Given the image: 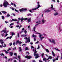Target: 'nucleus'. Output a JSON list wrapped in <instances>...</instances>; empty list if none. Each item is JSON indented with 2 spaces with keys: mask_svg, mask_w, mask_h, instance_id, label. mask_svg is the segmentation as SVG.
Instances as JSON below:
<instances>
[{
  "mask_svg": "<svg viewBox=\"0 0 62 62\" xmlns=\"http://www.w3.org/2000/svg\"><path fill=\"white\" fill-rule=\"evenodd\" d=\"M21 20L22 22H23V20H24V18H22L21 19Z\"/></svg>",
  "mask_w": 62,
  "mask_h": 62,
  "instance_id": "nucleus-21",
  "label": "nucleus"
},
{
  "mask_svg": "<svg viewBox=\"0 0 62 62\" xmlns=\"http://www.w3.org/2000/svg\"><path fill=\"white\" fill-rule=\"evenodd\" d=\"M4 50L5 51V53L6 54H8V52L6 51V50Z\"/></svg>",
  "mask_w": 62,
  "mask_h": 62,
  "instance_id": "nucleus-26",
  "label": "nucleus"
},
{
  "mask_svg": "<svg viewBox=\"0 0 62 62\" xmlns=\"http://www.w3.org/2000/svg\"><path fill=\"white\" fill-rule=\"evenodd\" d=\"M34 48V46H31V48L32 49V48Z\"/></svg>",
  "mask_w": 62,
  "mask_h": 62,
  "instance_id": "nucleus-56",
  "label": "nucleus"
},
{
  "mask_svg": "<svg viewBox=\"0 0 62 62\" xmlns=\"http://www.w3.org/2000/svg\"><path fill=\"white\" fill-rule=\"evenodd\" d=\"M40 20H39V22L38 21V22H36V23H40Z\"/></svg>",
  "mask_w": 62,
  "mask_h": 62,
  "instance_id": "nucleus-41",
  "label": "nucleus"
},
{
  "mask_svg": "<svg viewBox=\"0 0 62 62\" xmlns=\"http://www.w3.org/2000/svg\"><path fill=\"white\" fill-rule=\"evenodd\" d=\"M51 10H47L46 11H45V13H48L49 12H51Z\"/></svg>",
  "mask_w": 62,
  "mask_h": 62,
  "instance_id": "nucleus-13",
  "label": "nucleus"
},
{
  "mask_svg": "<svg viewBox=\"0 0 62 62\" xmlns=\"http://www.w3.org/2000/svg\"><path fill=\"white\" fill-rule=\"evenodd\" d=\"M31 14H28V16H31Z\"/></svg>",
  "mask_w": 62,
  "mask_h": 62,
  "instance_id": "nucleus-52",
  "label": "nucleus"
},
{
  "mask_svg": "<svg viewBox=\"0 0 62 62\" xmlns=\"http://www.w3.org/2000/svg\"><path fill=\"white\" fill-rule=\"evenodd\" d=\"M12 43H11L9 44V45H10V46H11V45H12Z\"/></svg>",
  "mask_w": 62,
  "mask_h": 62,
  "instance_id": "nucleus-42",
  "label": "nucleus"
},
{
  "mask_svg": "<svg viewBox=\"0 0 62 62\" xmlns=\"http://www.w3.org/2000/svg\"><path fill=\"white\" fill-rule=\"evenodd\" d=\"M0 55H1V56H2V55H3V56H4V54H3L2 53L1 54H0Z\"/></svg>",
  "mask_w": 62,
  "mask_h": 62,
  "instance_id": "nucleus-33",
  "label": "nucleus"
},
{
  "mask_svg": "<svg viewBox=\"0 0 62 62\" xmlns=\"http://www.w3.org/2000/svg\"><path fill=\"white\" fill-rule=\"evenodd\" d=\"M24 39H28V38H27V37H26L24 38Z\"/></svg>",
  "mask_w": 62,
  "mask_h": 62,
  "instance_id": "nucleus-45",
  "label": "nucleus"
},
{
  "mask_svg": "<svg viewBox=\"0 0 62 62\" xmlns=\"http://www.w3.org/2000/svg\"><path fill=\"white\" fill-rule=\"evenodd\" d=\"M14 25V23H11L10 25V26H11V25Z\"/></svg>",
  "mask_w": 62,
  "mask_h": 62,
  "instance_id": "nucleus-40",
  "label": "nucleus"
},
{
  "mask_svg": "<svg viewBox=\"0 0 62 62\" xmlns=\"http://www.w3.org/2000/svg\"><path fill=\"white\" fill-rule=\"evenodd\" d=\"M51 8H53V5H51Z\"/></svg>",
  "mask_w": 62,
  "mask_h": 62,
  "instance_id": "nucleus-47",
  "label": "nucleus"
},
{
  "mask_svg": "<svg viewBox=\"0 0 62 62\" xmlns=\"http://www.w3.org/2000/svg\"><path fill=\"white\" fill-rule=\"evenodd\" d=\"M13 53L11 52H10L9 53V54L11 56H12V55H13Z\"/></svg>",
  "mask_w": 62,
  "mask_h": 62,
  "instance_id": "nucleus-17",
  "label": "nucleus"
},
{
  "mask_svg": "<svg viewBox=\"0 0 62 62\" xmlns=\"http://www.w3.org/2000/svg\"><path fill=\"white\" fill-rule=\"evenodd\" d=\"M52 41H51V39H49V41H50V42H52L53 43H54V44H55L56 43L54 42L55 41V40H54V39H52Z\"/></svg>",
  "mask_w": 62,
  "mask_h": 62,
  "instance_id": "nucleus-9",
  "label": "nucleus"
},
{
  "mask_svg": "<svg viewBox=\"0 0 62 62\" xmlns=\"http://www.w3.org/2000/svg\"><path fill=\"white\" fill-rule=\"evenodd\" d=\"M12 36H11L10 37H9L10 39H11V38H12Z\"/></svg>",
  "mask_w": 62,
  "mask_h": 62,
  "instance_id": "nucleus-60",
  "label": "nucleus"
},
{
  "mask_svg": "<svg viewBox=\"0 0 62 62\" xmlns=\"http://www.w3.org/2000/svg\"><path fill=\"white\" fill-rule=\"evenodd\" d=\"M32 36L33 37H34V41H36V37H37V36L34 35V34H33Z\"/></svg>",
  "mask_w": 62,
  "mask_h": 62,
  "instance_id": "nucleus-8",
  "label": "nucleus"
},
{
  "mask_svg": "<svg viewBox=\"0 0 62 62\" xmlns=\"http://www.w3.org/2000/svg\"><path fill=\"white\" fill-rule=\"evenodd\" d=\"M28 50V49L27 47H25V50Z\"/></svg>",
  "mask_w": 62,
  "mask_h": 62,
  "instance_id": "nucleus-44",
  "label": "nucleus"
},
{
  "mask_svg": "<svg viewBox=\"0 0 62 62\" xmlns=\"http://www.w3.org/2000/svg\"><path fill=\"white\" fill-rule=\"evenodd\" d=\"M22 42H20L19 40H17L16 43V45H17L18 43H19V44L20 45V44L22 43Z\"/></svg>",
  "mask_w": 62,
  "mask_h": 62,
  "instance_id": "nucleus-5",
  "label": "nucleus"
},
{
  "mask_svg": "<svg viewBox=\"0 0 62 62\" xmlns=\"http://www.w3.org/2000/svg\"><path fill=\"white\" fill-rule=\"evenodd\" d=\"M34 56H38V55H39V54H36V53H35L34 54Z\"/></svg>",
  "mask_w": 62,
  "mask_h": 62,
  "instance_id": "nucleus-20",
  "label": "nucleus"
},
{
  "mask_svg": "<svg viewBox=\"0 0 62 62\" xmlns=\"http://www.w3.org/2000/svg\"><path fill=\"white\" fill-rule=\"evenodd\" d=\"M4 35H5V34H4V33H3L2 34H1V35L2 37H3L4 36Z\"/></svg>",
  "mask_w": 62,
  "mask_h": 62,
  "instance_id": "nucleus-32",
  "label": "nucleus"
},
{
  "mask_svg": "<svg viewBox=\"0 0 62 62\" xmlns=\"http://www.w3.org/2000/svg\"><path fill=\"white\" fill-rule=\"evenodd\" d=\"M39 24H40V23H39L38 24H36L35 25L36 26H37L38 25H39Z\"/></svg>",
  "mask_w": 62,
  "mask_h": 62,
  "instance_id": "nucleus-31",
  "label": "nucleus"
},
{
  "mask_svg": "<svg viewBox=\"0 0 62 62\" xmlns=\"http://www.w3.org/2000/svg\"><path fill=\"white\" fill-rule=\"evenodd\" d=\"M17 37H19V33L17 34Z\"/></svg>",
  "mask_w": 62,
  "mask_h": 62,
  "instance_id": "nucleus-54",
  "label": "nucleus"
},
{
  "mask_svg": "<svg viewBox=\"0 0 62 62\" xmlns=\"http://www.w3.org/2000/svg\"><path fill=\"white\" fill-rule=\"evenodd\" d=\"M27 36L26 35L23 34L21 35V37H26Z\"/></svg>",
  "mask_w": 62,
  "mask_h": 62,
  "instance_id": "nucleus-12",
  "label": "nucleus"
},
{
  "mask_svg": "<svg viewBox=\"0 0 62 62\" xmlns=\"http://www.w3.org/2000/svg\"><path fill=\"white\" fill-rule=\"evenodd\" d=\"M24 32L25 34H26V33H27V31H26L25 30L24 31Z\"/></svg>",
  "mask_w": 62,
  "mask_h": 62,
  "instance_id": "nucleus-36",
  "label": "nucleus"
},
{
  "mask_svg": "<svg viewBox=\"0 0 62 62\" xmlns=\"http://www.w3.org/2000/svg\"><path fill=\"white\" fill-rule=\"evenodd\" d=\"M58 15V13H56L54 14V15L55 16H56V15Z\"/></svg>",
  "mask_w": 62,
  "mask_h": 62,
  "instance_id": "nucleus-29",
  "label": "nucleus"
},
{
  "mask_svg": "<svg viewBox=\"0 0 62 62\" xmlns=\"http://www.w3.org/2000/svg\"><path fill=\"white\" fill-rule=\"evenodd\" d=\"M8 35V34H7L6 35H5V37H6Z\"/></svg>",
  "mask_w": 62,
  "mask_h": 62,
  "instance_id": "nucleus-61",
  "label": "nucleus"
},
{
  "mask_svg": "<svg viewBox=\"0 0 62 62\" xmlns=\"http://www.w3.org/2000/svg\"><path fill=\"white\" fill-rule=\"evenodd\" d=\"M27 41H25V43H27L28 42H30V37H29L28 38Z\"/></svg>",
  "mask_w": 62,
  "mask_h": 62,
  "instance_id": "nucleus-7",
  "label": "nucleus"
},
{
  "mask_svg": "<svg viewBox=\"0 0 62 62\" xmlns=\"http://www.w3.org/2000/svg\"><path fill=\"white\" fill-rule=\"evenodd\" d=\"M35 29H36V27H34L33 28L34 30H35Z\"/></svg>",
  "mask_w": 62,
  "mask_h": 62,
  "instance_id": "nucleus-64",
  "label": "nucleus"
},
{
  "mask_svg": "<svg viewBox=\"0 0 62 62\" xmlns=\"http://www.w3.org/2000/svg\"><path fill=\"white\" fill-rule=\"evenodd\" d=\"M44 53H42L41 54V56H42V57H43V55H44Z\"/></svg>",
  "mask_w": 62,
  "mask_h": 62,
  "instance_id": "nucleus-35",
  "label": "nucleus"
},
{
  "mask_svg": "<svg viewBox=\"0 0 62 62\" xmlns=\"http://www.w3.org/2000/svg\"><path fill=\"white\" fill-rule=\"evenodd\" d=\"M9 16H10V15H9V14H8L7 16V17H9Z\"/></svg>",
  "mask_w": 62,
  "mask_h": 62,
  "instance_id": "nucleus-39",
  "label": "nucleus"
},
{
  "mask_svg": "<svg viewBox=\"0 0 62 62\" xmlns=\"http://www.w3.org/2000/svg\"><path fill=\"white\" fill-rule=\"evenodd\" d=\"M3 5V6H4V7L6 8V7H7L8 5L9 4H8V1H6L4 2Z\"/></svg>",
  "mask_w": 62,
  "mask_h": 62,
  "instance_id": "nucleus-1",
  "label": "nucleus"
},
{
  "mask_svg": "<svg viewBox=\"0 0 62 62\" xmlns=\"http://www.w3.org/2000/svg\"><path fill=\"white\" fill-rule=\"evenodd\" d=\"M18 21H20V20L21 19V18H18Z\"/></svg>",
  "mask_w": 62,
  "mask_h": 62,
  "instance_id": "nucleus-59",
  "label": "nucleus"
},
{
  "mask_svg": "<svg viewBox=\"0 0 62 62\" xmlns=\"http://www.w3.org/2000/svg\"><path fill=\"white\" fill-rule=\"evenodd\" d=\"M55 49L56 51H60V50H58V49H56V48H55Z\"/></svg>",
  "mask_w": 62,
  "mask_h": 62,
  "instance_id": "nucleus-28",
  "label": "nucleus"
},
{
  "mask_svg": "<svg viewBox=\"0 0 62 62\" xmlns=\"http://www.w3.org/2000/svg\"><path fill=\"white\" fill-rule=\"evenodd\" d=\"M1 17L2 19H3V20H5V17H4V16H2Z\"/></svg>",
  "mask_w": 62,
  "mask_h": 62,
  "instance_id": "nucleus-23",
  "label": "nucleus"
},
{
  "mask_svg": "<svg viewBox=\"0 0 62 62\" xmlns=\"http://www.w3.org/2000/svg\"><path fill=\"white\" fill-rule=\"evenodd\" d=\"M39 34V35H40L41 34L40 33H38V32H37L36 33V34Z\"/></svg>",
  "mask_w": 62,
  "mask_h": 62,
  "instance_id": "nucleus-57",
  "label": "nucleus"
},
{
  "mask_svg": "<svg viewBox=\"0 0 62 62\" xmlns=\"http://www.w3.org/2000/svg\"><path fill=\"white\" fill-rule=\"evenodd\" d=\"M27 10V8H22V9H19V11H20V12H24L25 11H26V10Z\"/></svg>",
  "mask_w": 62,
  "mask_h": 62,
  "instance_id": "nucleus-3",
  "label": "nucleus"
},
{
  "mask_svg": "<svg viewBox=\"0 0 62 62\" xmlns=\"http://www.w3.org/2000/svg\"><path fill=\"white\" fill-rule=\"evenodd\" d=\"M38 57H39V56H37L35 57V58H38Z\"/></svg>",
  "mask_w": 62,
  "mask_h": 62,
  "instance_id": "nucleus-38",
  "label": "nucleus"
},
{
  "mask_svg": "<svg viewBox=\"0 0 62 62\" xmlns=\"http://www.w3.org/2000/svg\"><path fill=\"white\" fill-rule=\"evenodd\" d=\"M19 51L20 52H21L22 51V49H21V47H20L19 48Z\"/></svg>",
  "mask_w": 62,
  "mask_h": 62,
  "instance_id": "nucleus-25",
  "label": "nucleus"
},
{
  "mask_svg": "<svg viewBox=\"0 0 62 62\" xmlns=\"http://www.w3.org/2000/svg\"><path fill=\"white\" fill-rule=\"evenodd\" d=\"M38 47L37 48V49H39V46L38 45Z\"/></svg>",
  "mask_w": 62,
  "mask_h": 62,
  "instance_id": "nucleus-58",
  "label": "nucleus"
},
{
  "mask_svg": "<svg viewBox=\"0 0 62 62\" xmlns=\"http://www.w3.org/2000/svg\"><path fill=\"white\" fill-rule=\"evenodd\" d=\"M42 22L43 23H45V22H46V20H42Z\"/></svg>",
  "mask_w": 62,
  "mask_h": 62,
  "instance_id": "nucleus-18",
  "label": "nucleus"
},
{
  "mask_svg": "<svg viewBox=\"0 0 62 62\" xmlns=\"http://www.w3.org/2000/svg\"><path fill=\"white\" fill-rule=\"evenodd\" d=\"M27 20L28 23H29V22H30V21H31V19H30V18H29Z\"/></svg>",
  "mask_w": 62,
  "mask_h": 62,
  "instance_id": "nucleus-22",
  "label": "nucleus"
},
{
  "mask_svg": "<svg viewBox=\"0 0 62 62\" xmlns=\"http://www.w3.org/2000/svg\"><path fill=\"white\" fill-rule=\"evenodd\" d=\"M39 42V41H37V42H36L35 43V44H37V43H38Z\"/></svg>",
  "mask_w": 62,
  "mask_h": 62,
  "instance_id": "nucleus-53",
  "label": "nucleus"
},
{
  "mask_svg": "<svg viewBox=\"0 0 62 62\" xmlns=\"http://www.w3.org/2000/svg\"><path fill=\"white\" fill-rule=\"evenodd\" d=\"M52 54H53L54 56H55V54H54V52H53V51H52Z\"/></svg>",
  "mask_w": 62,
  "mask_h": 62,
  "instance_id": "nucleus-16",
  "label": "nucleus"
},
{
  "mask_svg": "<svg viewBox=\"0 0 62 62\" xmlns=\"http://www.w3.org/2000/svg\"><path fill=\"white\" fill-rule=\"evenodd\" d=\"M37 4H38V5H39V2H37Z\"/></svg>",
  "mask_w": 62,
  "mask_h": 62,
  "instance_id": "nucleus-43",
  "label": "nucleus"
},
{
  "mask_svg": "<svg viewBox=\"0 0 62 62\" xmlns=\"http://www.w3.org/2000/svg\"><path fill=\"white\" fill-rule=\"evenodd\" d=\"M39 38L40 39H42L43 38H44V37H41L42 35H39Z\"/></svg>",
  "mask_w": 62,
  "mask_h": 62,
  "instance_id": "nucleus-10",
  "label": "nucleus"
},
{
  "mask_svg": "<svg viewBox=\"0 0 62 62\" xmlns=\"http://www.w3.org/2000/svg\"><path fill=\"white\" fill-rule=\"evenodd\" d=\"M37 50H36V49H35V51L34 54H36V53H37Z\"/></svg>",
  "mask_w": 62,
  "mask_h": 62,
  "instance_id": "nucleus-37",
  "label": "nucleus"
},
{
  "mask_svg": "<svg viewBox=\"0 0 62 62\" xmlns=\"http://www.w3.org/2000/svg\"><path fill=\"white\" fill-rule=\"evenodd\" d=\"M1 33H2L3 32H4V33H6V30H3L1 31Z\"/></svg>",
  "mask_w": 62,
  "mask_h": 62,
  "instance_id": "nucleus-14",
  "label": "nucleus"
},
{
  "mask_svg": "<svg viewBox=\"0 0 62 62\" xmlns=\"http://www.w3.org/2000/svg\"><path fill=\"white\" fill-rule=\"evenodd\" d=\"M13 21H14L15 22H17V19H13L11 20V22H13Z\"/></svg>",
  "mask_w": 62,
  "mask_h": 62,
  "instance_id": "nucleus-11",
  "label": "nucleus"
},
{
  "mask_svg": "<svg viewBox=\"0 0 62 62\" xmlns=\"http://www.w3.org/2000/svg\"><path fill=\"white\" fill-rule=\"evenodd\" d=\"M0 42L1 44H2V46L3 47H5L6 46V45L5 44H4V45L3 44L4 43V42L3 41V40L2 39H1L0 40Z\"/></svg>",
  "mask_w": 62,
  "mask_h": 62,
  "instance_id": "nucleus-2",
  "label": "nucleus"
},
{
  "mask_svg": "<svg viewBox=\"0 0 62 62\" xmlns=\"http://www.w3.org/2000/svg\"><path fill=\"white\" fill-rule=\"evenodd\" d=\"M46 52L47 53H50V51H49V50H48L47 49H46Z\"/></svg>",
  "mask_w": 62,
  "mask_h": 62,
  "instance_id": "nucleus-19",
  "label": "nucleus"
},
{
  "mask_svg": "<svg viewBox=\"0 0 62 62\" xmlns=\"http://www.w3.org/2000/svg\"><path fill=\"white\" fill-rule=\"evenodd\" d=\"M38 6L37 8H35L34 9H32V10H36V9H38V8H40V5H38Z\"/></svg>",
  "mask_w": 62,
  "mask_h": 62,
  "instance_id": "nucleus-6",
  "label": "nucleus"
},
{
  "mask_svg": "<svg viewBox=\"0 0 62 62\" xmlns=\"http://www.w3.org/2000/svg\"><path fill=\"white\" fill-rule=\"evenodd\" d=\"M16 27L17 28L19 27H20V26L19 25H17L16 26Z\"/></svg>",
  "mask_w": 62,
  "mask_h": 62,
  "instance_id": "nucleus-51",
  "label": "nucleus"
},
{
  "mask_svg": "<svg viewBox=\"0 0 62 62\" xmlns=\"http://www.w3.org/2000/svg\"><path fill=\"white\" fill-rule=\"evenodd\" d=\"M12 36H13V35H15V34L14 33H13V32H12Z\"/></svg>",
  "mask_w": 62,
  "mask_h": 62,
  "instance_id": "nucleus-34",
  "label": "nucleus"
},
{
  "mask_svg": "<svg viewBox=\"0 0 62 62\" xmlns=\"http://www.w3.org/2000/svg\"><path fill=\"white\" fill-rule=\"evenodd\" d=\"M52 8V10H54V11H55V10H54V8Z\"/></svg>",
  "mask_w": 62,
  "mask_h": 62,
  "instance_id": "nucleus-50",
  "label": "nucleus"
},
{
  "mask_svg": "<svg viewBox=\"0 0 62 62\" xmlns=\"http://www.w3.org/2000/svg\"><path fill=\"white\" fill-rule=\"evenodd\" d=\"M16 47H15L13 48V50H16Z\"/></svg>",
  "mask_w": 62,
  "mask_h": 62,
  "instance_id": "nucleus-48",
  "label": "nucleus"
},
{
  "mask_svg": "<svg viewBox=\"0 0 62 62\" xmlns=\"http://www.w3.org/2000/svg\"><path fill=\"white\" fill-rule=\"evenodd\" d=\"M49 59H52V57L51 56H49L48 57Z\"/></svg>",
  "mask_w": 62,
  "mask_h": 62,
  "instance_id": "nucleus-24",
  "label": "nucleus"
},
{
  "mask_svg": "<svg viewBox=\"0 0 62 62\" xmlns=\"http://www.w3.org/2000/svg\"><path fill=\"white\" fill-rule=\"evenodd\" d=\"M18 57L19 59L21 58V57H20V56H18Z\"/></svg>",
  "mask_w": 62,
  "mask_h": 62,
  "instance_id": "nucleus-49",
  "label": "nucleus"
},
{
  "mask_svg": "<svg viewBox=\"0 0 62 62\" xmlns=\"http://www.w3.org/2000/svg\"><path fill=\"white\" fill-rule=\"evenodd\" d=\"M43 61H45V60H47V59L45 58H43Z\"/></svg>",
  "mask_w": 62,
  "mask_h": 62,
  "instance_id": "nucleus-27",
  "label": "nucleus"
},
{
  "mask_svg": "<svg viewBox=\"0 0 62 62\" xmlns=\"http://www.w3.org/2000/svg\"><path fill=\"white\" fill-rule=\"evenodd\" d=\"M28 19V18H24V21H26V20H27V19Z\"/></svg>",
  "mask_w": 62,
  "mask_h": 62,
  "instance_id": "nucleus-30",
  "label": "nucleus"
},
{
  "mask_svg": "<svg viewBox=\"0 0 62 62\" xmlns=\"http://www.w3.org/2000/svg\"><path fill=\"white\" fill-rule=\"evenodd\" d=\"M32 57L31 56H25V58H27L28 59H30L31 58H32Z\"/></svg>",
  "mask_w": 62,
  "mask_h": 62,
  "instance_id": "nucleus-4",
  "label": "nucleus"
},
{
  "mask_svg": "<svg viewBox=\"0 0 62 62\" xmlns=\"http://www.w3.org/2000/svg\"><path fill=\"white\" fill-rule=\"evenodd\" d=\"M15 42H14V43H13V45H14V46H15Z\"/></svg>",
  "mask_w": 62,
  "mask_h": 62,
  "instance_id": "nucleus-46",
  "label": "nucleus"
},
{
  "mask_svg": "<svg viewBox=\"0 0 62 62\" xmlns=\"http://www.w3.org/2000/svg\"><path fill=\"white\" fill-rule=\"evenodd\" d=\"M1 12H2V13H3L4 14H7V12H5V11H2Z\"/></svg>",
  "mask_w": 62,
  "mask_h": 62,
  "instance_id": "nucleus-15",
  "label": "nucleus"
},
{
  "mask_svg": "<svg viewBox=\"0 0 62 62\" xmlns=\"http://www.w3.org/2000/svg\"><path fill=\"white\" fill-rule=\"evenodd\" d=\"M23 45H24L25 46V45H26V44H23L22 45V46H23Z\"/></svg>",
  "mask_w": 62,
  "mask_h": 62,
  "instance_id": "nucleus-62",
  "label": "nucleus"
},
{
  "mask_svg": "<svg viewBox=\"0 0 62 62\" xmlns=\"http://www.w3.org/2000/svg\"><path fill=\"white\" fill-rule=\"evenodd\" d=\"M24 30V28H23L22 29V31H23V30Z\"/></svg>",
  "mask_w": 62,
  "mask_h": 62,
  "instance_id": "nucleus-63",
  "label": "nucleus"
},
{
  "mask_svg": "<svg viewBox=\"0 0 62 62\" xmlns=\"http://www.w3.org/2000/svg\"><path fill=\"white\" fill-rule=\"evenodd\" d=\"M14 55H17V53H15V54H14Z\"/></svg>",
  "mask_w": 62,
  "mask_h": 62,
  "instance_id": "nucleus-55",
  "label": "nucleus"
}]
</instances>
